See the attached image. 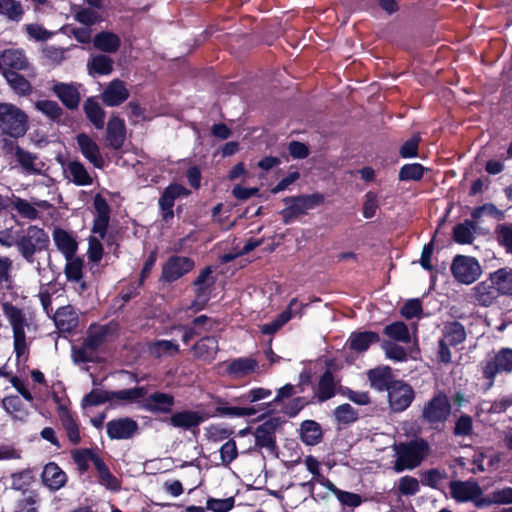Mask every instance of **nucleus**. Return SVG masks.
I'll return each mask as SVG.
<instances>
[{
  "label": "nucleus",
  "instance_id": "nucleus-8",
  "mask_svg": "<svg viewBox=\"0 0 512 512\" xmlns=\"http://www.w3.org/2000/svg\"><path fill=\"white\" fill-rule=\"evenodd\" d=\"M322 200L323 197L319 194L285 198V208L281 211V216L284 223L288 224L296 217L305 214L308 210L315 208L322 202Z\"/></svg>",
  "mask_w": 512,
  "mask_h": 512
},
{
  "label": "nucleus",
  "instance_id": "nucleus-31",
  "mask_svg": "<svg viewBox=\"0 0 512 512\" xmlns=\"http://www.w3.org/2000/svg\"><path fill=\"white\" fill-rule=\"evenodd\" d=\"M274 431V425L269 422L258 426L254 432L256 445L260 448H265L269 452H273L276 448Z\"/></svg>",
  "mask_w": 512,
  "mask_h": 512
},
{
  "label": "nucleus",
  "instance_id": "nucleus-63",
  "mask_svg": "<svg viewBox=\"0 0 512 512\" xmlns=\"http://www.w3.org/2000/svg\"><path fill=\"white\" fill-rule=\"evenodd\" d=\"M484 215L492 216L497 220H502L504 218V213L491 203L475 208L471 214L474 220H478Z\"/></svg>",
  "mask_w": 512,
  "mask_h": 512
},
{
  "label": "nucleus",
  "instance_id": "nucleus-3",
  "mask_svg": "<svg viewBox=\"0 0 512 512\" xmlns=\"http://www.w3.org/2000/svg\"><path fill=\"white\" fill-rule=\"evenodd\" d=\"M3 151L6 155H9L14 159L25 174L41 175L45 177L49 175V165L37 154L22 148L16 142L5 141L3 144Z\"/></svg>",
  "mask_w": 512,
  "mask_h": 512
},
{
  "label": "nucleus",
  "instance_id": "nucleus-37",
  "mask_svg": "<svg viewBox=\"0 0 512 512\" xmlns=\"http://www.w3.org/2000/svg\"><path fill=\"white\" fill-rule=\"evenodd\" d=\"M336 383L331 371H325L319 379L315 392L319 402H324L335 395Z\"/></svg>",
  "mask_w": 512,
  "mask_h": 512
},
{
  "label": "nucleus",
  "instance_id": "nucleus-59",
  "mask_svg": "<svg viewBox=\"0 0 512 512\" xmlns=\"http://www.w3.org/2000/svg\"><path fill=\"white\" fill-rule=\"evenodd\" d=\"M497 240L508 253H512V223L502 224L496 228Z\"/></svg>",
  "mask_w": 512,
  "mask_h": 512
},
{
  "label": "nucleus",
  "instance_id": "nucleus-33",
  "mask_svg": "<svg viewBox=\"0 0 512 512\" xmlns=\"http://www.w3.org/2000/svg\"><path fill=\"white\" fill-rule=\"evenodd\" d=\"M218 341L215 337H203L194 346V355L203 361H212L218 352Z\"/></svg>",
  "mask_w": 512,
  "mask_h": 512
},
{
  "label": "nucleus",
  "instance_id": "nucleus-10",
  "mask_svg": "<svg viewBox=\"0 0 512 512\" xmlns=\"http://www.w3.org/2000/svg\"><path fill=\"white\" fill-rule=\"evenodd\" d=\"M387 392L389 406L393 412H403L406 410L415 397L413 388L401 380L393 381Z\"/></svg>",
  "mask_w": 512,
  "mask_h": 512
},
{
  "label": "nucleus",
  "instance_id": "nucleus-21",
  "mask_svg": "<svg viewBox=\"0 0 512 512\" xmlns=\"http://www.w3.org/2000/svg\"><path fill=\"white\" fill-rule=\"evenodd\" d=\"M212 273L211 267H205L193 283L195 286L196 303H200L201 307L207 302L209 292L215 283Z\"/></svg>",
  "mask_w": 512,
  "mask_h": 512
},
{
  "label": "nucleus",
  "instance_id": "nucleus-41",
  "mask_svg": "<svg viewBox=\"0 0 512 512\" xmlns=\"http://www.w3.org/2000/svg\"><path fill=\"white\" fill-rule=\"evenodd\" d=\"M257 367V362L252 358H237L227 366V372L234 377H243L252 373Z\"/></svg>",
  "mask_w": 512,
  "mask_h": 512
},
{
  "label": "nucleus",
  "instance_id": "nucleus-52",
  "mask_svg": "<svg viewBox=\"0 0 512 512\" xmlns=\"http://www.w3.org/2000/svg\"><path fill=\"white\" fill-rule=\"evenodd\" d=\"M150 353L155 357L166 355H175L179 351V346L172 340H158L149 347Z\"/></svg>",
  "mask_w": 512,
  "mask_h": 512
},
{
  "label": "nucleus",
  "instance_id": "nucleus-45",
  "mask_svg": "<svg viewBox=\"0 0 512 512\" xmlns=\"http://www.w3.org/2000/svg\"><path fill=\"white\" fill-rule=\"evenodd\" d=\"M66 260L65 274L67 279L79 283L81 290H84L86 285L82 281L83 261L75 255L66 257Z\"/></svg>",
  "mask_w": 512,
  "mask_h": 512
},
{
  "label": "nucleus",
  "instance_id": "nucleus-19",
  "mask_svg": "<svg viewBox=\"0 0 512 512\" xmlns=\"http://www.w3.org/2000/svg\"><path fill=\"white\" fill-rule=\"evenodd\" d=\"M129 97L125 83L119 79L112 80L102 92L101 98L106 106H119Z\"/></svg>",
  "mask_w": 512,
  "mask_h": 512
},
{
  "label": "nucleus",
  "instance_id": "nucleus-50",
  "mask_svg": "<svg viewBox=\"0 0 512 512\" xmlns=\"http://www.w3.org/2000/svg\"><path fill=\"white\" fill-rule=\"evenodd\" d=\"M60 421L66 431L67 437L72 444H77L80 441V433L78 425L68 410H61Z\"/></svg>",
  "mask_w": 512,
  "mask_h": 512
},
{
  "label": "nucleus",
  "instance_id": "nucleus-22",
  "mask_svg": "<svg viewBox=\"0 0 512 512\" xmlns=\"http://www.w3.org/2000/svg\"><path fill=\"white\" fill-rule=\"evenodd\" d=\"M41 478L43 484L51 491L59 490L67 481L65 472L54 462L44 466Z\"/></svg>",
  "mask_w": 512,
  "mask_h": 512
},
{
  "label": "nucleus",
  "instance_id": "nucleus-35",
  "mask_svg": "<svg viewBox=\"0 0 512 512\" xmlns=\"http://www.w3.org/2000/svg\"><path fill=\"white\" fill-rule=\"evenodd\" d=\"M367 376L371 387L378 391H387L393 382L391 380V368L388 366L371 369L368 371Z\"/></svg>",
  "mask_w": 512,
  "mask_h": 512
},
{
  "label": "nucleus",
  "instance_id": "nucleus-25",
  "mask_svg": "<svg viewBox=\"0 0 512 512\" xmlns=\"http://www.w3.org/2000/svg\"><path fill=\"white\" fill-rule=\"evenodd\" d=\"M66 178L77 186H88L93 183V178L80 161H70L64 168Z\"/></svg>",
  "mask_w": 512,
  "mask_h": 512
},
{
  "label": "nucleus",
  "instance_id": "nucleus-60",
  "mask_svg": "<svg viewBox=\"0 0 512 512\" xmlns=\"http://www.w3.org/2000/svg\"><path fill=\"white\" fill-rule=\"evenodd\" d=\"M88 244L87 257L90 262L98 264L103 257V245L96 236H90L88 238Z\"/></svg>",
  "mask_w": 512,
  "mask_h": 512
},
{
  "label": "nucleus",
  "instance_id": "nucleus-49",
  "mask_svg": "<svg viewBox=\"0 0 512 512\" xmlns=\"http://www.w3.org/2000/svg\"><path fill=\"white\" fill-rule=\"evenodd\" d=\"M475 230L474 222L466 220L454 227V240L460 244H471L474 240Z\"/></svg>",
  "mask_w": 512,
  "mask_h": 512
},
{
  "label": "nucleus",
  "instance_id": "nucleus-9",
  "mask_svg": "<svg viewBox=\"0 0 512 512\" xmlns=\"http://www.w3.org/2000/svg\"><path fill=\"white\" fill-rule=\"evenodd\" d=\"M451 272L458 282L468 285L481 276L482 268L476 258L458 255L452 262Z\"/></svg>",
  "mask_w": 512,
  "mask_h": 512
},
{
  "label": "nucleus",
  "instance_id": "nucleus-18",
  "mask_svg": "<svg viewBox=\"0 0 512 512\" xmlns=\"http://www.w3.org/2000/svg\"><path fill=\"white\" fill-rule=\"evenodd\" d=\"M175 404L174 396L168 393L155 392L144 398L142 407L153 414L171 413Z\"/></svg>",
  "mask_w": 512,
  "mask_h": 512
},
{
  "label": "nucleus",
  "instance_id": "nucleus-1",
  "mask_svg": "<svg viewBox=\"0 0 512 512\" xmlns=\"http://www.w3.org/2000/svg\"><path fill=\"white\" fill-rule=\"evenodd\" d=\"M393 451L395 458L393 470L400 473L418 467L428 457L430 445L426 440L418 438L395 444Z\"/></svg>",
  "mask_w": 512,
  "mask_h": 512
},
{
  "label": "nucleus",
  "instance_id": "nucleus-57",
  "mask_svg": "<svg viewBox=\"0 0 512 512\" xmlns=\"http://www.w3.org/2000/svg\"><path fill=\"white\" fill-rule=\"evenodd\" d=\"M381 347L384 350L386 357L391 360L402 362L407 359L405 349L392 341H383Z\"/></svg>",
  "mask_w": 512,
  "mask_h": 512
},
{
  "label": "nucleus",
  "instance_id": "nucleus-36",
  "mask_svg": "<svg viewBox=\"0 0 512 512\" xmlns=\"http://www.w3.org/2000/svg\"><path fill=\"white\" fill-rule=\"evenodd\" d=\"M94 467L98 474V481L102 486L111 491H118L120 489L119 480L109 471L101 458L94 459Z\"/></svg>",
  "mask_w": 512,
  "mask_h": 512
},
{
  "label": "nucleus",
  "instance_id": "nucleus-54",
  "mask_svg": "<svg viewBox=\"0 0 512 512\" xmlns=\"http://www.w3.org/2000/svg\"><path fill=\"white\" fill-rule=\"evenodd\" d=\"M425 168L419 163L405 164L399 171L401 181H419L422 179Z\"/></svg>",
  "mask_w": 512,
  "mask_h": 512
},
{
  "label": "nucleus",
  "instance_id": "nucleus-7",
  "mask_svg": "<svg viewBox=\"0 0 512 512\" xmlns=\"http://www.w3.org/2000/svg\"><path fill=\"white\" fill-rule=\"evenodd\" d=\"M483 377L488 380V388L494 385L495 377L499 373L512 372V349L502 348L495 355L481 363Z\"/></svg>",
  "mask_w": 512,
  "mask_h": 512
},
{
  "label": "nucleus",
  "instance_id": "nucleus-11",
  "mask_svg": "<svg viewBox=\"0 0 512 512\" xmlns=\"http://www.w3.org/2000/svg\"><path fill=\"white\" fill-rule=\"evenodd\" d=\"M450 495L458 503L473 502L477 507L479 500L483 499V491L475 480H453L449 483Z\"/></svg>",
  "mask_w": 512,
  "mask_h": 512
},
{
  "label": "nucleus",
  "instance_id": "nucleus-34",
  "mask_svg": "<svg viewBox=\"0 0 512 512\" xmlns=\"http://www.w3.org/2000/svg\"><path fill=\"white\" fill-rule=\"evenodd\" d=\"M491 505H512V487H504L492 491L478 501L477 508H486Z\"/></svg>",
  "mask_w": 512,
  "mask_h": 512
},
{
  "label": "nucleus",
  "instance_id": "nucleus-23",
  "mask_svg": "<svg viewBox=\"0 0 512 512\" xmlns=\"http://www.w3.org/2000/svg\"><path fill=\"white\" fill-rule=\"evenodd\" d=\"M0 59L2 69L7 67L13 70H27L30 67L25 51L20 48H10L2 51Z\"/></svg>",
  "mask_w": 512,
  "mask_h": 512
},
{
  "label": "nucleus",
  "instance_id": "nucleus-58",
  "mask_svg": "<svg viewBox=\"0 0 512 512\" xmlns=\"http://www.w3.org/2000/svg\"><path fill=\"white\" fill-rule=\"evenodd\" d=\"M110 393L111 391L93 389L90 393L85 395V397L82 400V403L84 406H97L105 402L112 403Z\"/></svg>",
  "mask_w": 512,
  "mask_h": 512
},
{
  "label": "nucleus",
  "instance_id": "nucleus-17",
  "mask_svg": "<svg viewBox=\"0 0 512 512\" xmlns=\"http://www.w3.org/2000/svg\"><path fill=\"white\" fill-rule=\"evenodd\" d=\"M76 140L83 157L88 160L95 168H103L104 159L98 144L85 133L77 135Z\"/></svg>",
  "mask_w": 512,
  "mask_h": 512
},
{
  "label": "nucleus",
  "instance_id": "nucleus-48",
  "mask_svg": "<svg viewBox=\"0 0 512 512\" xmlns=\"http://www.w3.org/2000/svg\"><path fill=\"white\" fill-rule=\"evenodd\" d=\"M466 339L465 328L459 322H452L445 326L443 341L450 346H456Z\"/></svg>",
  "mask_w": 512,
  "mask_h": 512
},
{
  "label": "nucleus",
  "instance_id": "nucleus-53",
  "mask_svg": "<svg viewBox=\"0 0 512 512\" xmlns=\"http://www.w3.org/2000/svg\"><path fill=\"white\" fill-rule=\"evenodd\" d=\"M35 107L53 121L59 120L63 115L62 108L55 101L39 100L35 103Z\"/></svg>",
  "mask_w": 512,
  "mask_h": 512
},
{
  "label": "nucleus",
  "instance_id": "nucleus-62",
  "mask_svg": "<svg viewBox=\"0 0 512 512\" xmlns=\"http://www.w3.org/2000/svg\"><path fill=\"white\" fill-rule=\"evenodd\" d=\"M378 208H379L378 195L373 191H368L364 196L363 216L366 219H370V218L374 217Z\"/></svg>",
  "mask_w": 512,
  "mask_h": 512
},
{
  "label": "nucleus",
  "instance_id": "nucleus-26",
  "mask_svg": "<svg viewBox=\"0 0 512 512\" xmlns=\"http://www.w3.org/2000/svg\"><path fill=\"white\" fill-rule=\"evenodd\" d=\"M380 337L376 332L373 331H359L352 332L348 338V346L351 350L362 353L369 349V347L379 342Z\"/></svg>",
  "mask_w": 512,
  "mask_h": 512
},
{
  "label": "nucleus",
  "instance_id": "nucleus-32",
  "mask_svg": "<svg viewBox=\"0 0 512 512\" xmlns=\"http://www.w3.org/2000/svg\"><path fill=\"white\" fill-rule=\"evenodd\" d=\"M13 207L22 217L29 220H35L40 217V213L36 207L46 209L49 207V203L45 200H40L33 204L25 199L17 197L13 200Z\"/></svg>",
  "mask_w": 512,
  "mask_h": 512
},
{
  "label": "nucleus",
  "instance_id": "nucleus-43",
  "mask_svg": "<svg viewBox=\"0 0 512 512\" xmlns=\"http://www.w3.org/2000/svg\"><path fill=\"white\" fill-rule=\"evenodd\" d=\"M383 333L389 339L396 342L409 343L411 341L409 328L401 321H396L385 326Z\"/></svg>",
  "mask_w": 512,
  "mask_h": 512
},
{
  "label": "nucleus",
  "instance_id": "nucleus-55",
  "mask_svg": "<svg viewBox=\"0 0 512 512\" xmlns=\"http://www.w3.org/2000/svg\"><path fill=\"white\" fill-rule=\"evenodd\" d=\"M398 492L403 496H413L420 490L419 481L412 476L405 475L398 481Z\"/></svg>",
  "mask_w": 512,
  "mask_h": 512
},
{
  "label": "nucleus",
  "instance_id": "nucleus-42",
  "mask_svg": "<svg viewBox=\"0 0 512 512\" xmlns=\"http://www.w3.org/2000/svg\"><path fill=\"white\" fill-rule=\"evenodd\" d=\"M3 75L10 88L18 95H28L32 91L29 81L15 71H4Z\"/></svg>",
  "mask_w": 512,
  "mask_h": 512
},
{
  "label": "nucleus",
  "instance_id": "nucleus-30",
  "mask_svg": "<svg viewBox=\"0 0 512 512\" xmlns=\"http://www.w3.org/2000/svg\"><path fill=\"white\" fill-rule=\"evenodd\" d=\"M112 332L113 327L111 325H91L87 330V336L84 341L98 352Z\"/></svg>",
  "mask_w": 512,
  "mask_h": 512
},
{
  "label": "nucleus",
  "instance_id": "nucleus-15",
  "mask_svg": "<svg viewBox=\"0 0 512 512\" xmlns=\"http://www.w3.org/2000/svg\"><path fill=\"white\" fill-rule=\"evenodd\" d=\"M189 191L180 184H170L166 187L159 199V206L162 218L165 222L170 221L174 217L173 207L175 200L180 196H186Z\"/></svg>",
  "mask_w": 512,
  "mask_h": 512
},
{
  "label": "nucleus",
  "instance_id": "nucleus-16",
  "mask_svg": "<svg viewBox=\"0 0 512 512\" xmlns=\"http://www.w3.org/2000/svg\"><path fill=\"white\" fill-rule=\"evenodd\" d=\"M194 267V262L182 256H173L163 265L162 279L167 282H173L184 274L188 273Z\"/></svg>",
  "mask_w": 512,
  "mask_h": 512
},
{
  "label": "nucleus",
  "instance_id": "nucleus-12",
  "mask_svg": "<svg viewBox=\"0 0 512 512\" xmlns=\"http://www.w3.org/2000/svg\"><path fill=\"white\" fill-rule=\"evenodd\" d=\"M470 301L481 307H490L496 303L499 294L488 276L470 289L468 294Z\"/></svg>",
  "mask_w": 512,
  "mask_h": 512
},
{
  "label": "nucleus",
  "instance_id": "nucleus-5",
  "mask_svg": "<svg viewBox=\"0 0 512 512\" xmlns=\"http://www.w3.org/2000/svg\"><path fill=\"white\" fill-rule=\"evenodd\" d=\"M49 243L48 234L42 228L31 225L18 238L17 249L28 263L33 264L35 254L47 250Z\"/></svg>",
  "mask_w": 512,
  "mask_h": 512
},
{
  "label": "nucleus",
  "instance_id": "nucleus-51",
  "mask_svg": "<svg viewBox=\"0 0 512 512\" xmlns=\"http://www.w3.org/2000/svg\"><path fill=\"white\" fill-rule=\"evenodd\" d=\"M71 356L75 364L94 362L97 358V351L84 341L81 346L72 347Z\"/></svg>",
  "mask_w": 512,
  "mask_h": 512
},
{
  "label": "nucleus",
  "instance_id": "nucleus-39",
  "mask_svg": "<svg viewBox=\"0 0 512 512\" xmlns=\"http://www.w3.org/2000/svg\"><path fill=\"white\" fill-rule=\"evenodd\" d=\"M300 434L301 440L309 446L318 444L322 439L321 426L313 420H306L301 424Z\"/></svg>",
  "mask_w": 512,
  "mask_h": 512
},
{
  "label": "nucleus",
  "instance_id": "nucleus-29",
  "mask_svg": "<svg viewBox=\"0 0 512 512\" xmlns=\"http://www.w3.org/2000/svg\"><path fill=\"white\" fill-rule=\"evenodd\" d=\"M499 296H512V268H500L489 274Z\"/></svg>",
  "mask_w": 512,
  "mask_h": 512
},
{
  "label": "nucleus",
  "instance_id": "nucleus-46",
  "mask_svg": "<svg viewBox=\"0 0 512 512\" xmlns=\"http://www.w3.org/2000/svg\"><path fill=\"white\" fill-rule=\"evenodd\" d=\"M0 15L10 21L20 22L24 15V9L18 0H0Z\"/></svg>",
  "mask_w": 512,
  "mask_h": 512
},
{
  "label": "nucleus",
  "instance_id": "nucleus-13",
  "mask_svg": "<svg viewBox=\"0 0 512 512\" xmlns=\"http://www.w3.org/2000/svg\"><path fill=\"white\" fill-rule=\"evenodd\" d=\"M138 430V423L130 417L113 419L106 424L107 435L112 440L130 439Z\"/></svg>",
  "mask_w": 512,
  "mask_h": 512
},
{
  "label": "nucleus",
  "instance_id": "nucleus-20",
  "mask_svg": "<svg viewBox=\"0 0 512 512\" xmlns=\"http://www.w3.org/2000/svg\"><path fill=\"white\" fill-rule=\"evenodd\" d=\"M79 87L80 85L59 82L53 85L52 91L67 109L74 110L81 100Z\"/></svg>",
  "mask_w": 512,
  "mask_h": 512
},
{
  "label": "nucleus",
  "instance_id": "nucleus-28",
  "mask_svg": "<svg viewBox=\"0 0 512 512\" xmlns=\"http://www.w3.org/2000/svg\"><path fill=\"white\" fill-rule=\"evenodd\" d=\"M54 322L60 331L70 332L78 324V315L73 306H62L55 311Z\"/></svg>",
  "mask_w": 512,
  "mask_h": 512
},
{
  "label": "nucleus",
  "instance_id": "nucleus-64",
  "mask_svg": "<svg viewBox=\"0 0 512 512\" xmlns=\"http://www.w3.org/2000/svg\"><path fill=\"white\" fill-rule=\"evenodd\" d=\"M238 456V450L236 446V442L232 439H229L225 442L220 448V457L223 465L228 466L231 462H233Z\"/></svg>",
  "mask_w": 512,
  "mask_h": 512
},
{
  "label": "nucleus",
  "instance_id": "nucleus-24",
  "mask_svg": "<svg viewBox=\"0 0 512 512\" xmlns=\"http://www.w3.org/2000/svg\"><path fill=\"white\" fill-rule=\"evenodd\" d=\"M125 137L124 121L118 117H112L107 124V145L114 150H118L123 146Z\"/></svg>",
  "mask_w": 512,
  "mask_h": 512
},
{
  "label": "nucleus",
  "instance_id": "nucleus-4",
  "mask_svg": "<svg viewBox=\"0 0 512 512\" xmlns=\"http://www.w3.org/2000/svg\"><path fill=\"white\" fill-rule=\"evenodd\" d=\"M2 310L13 330V346L16 357L18 360L26 358L28 354V344L25 334L27 322L24 313L21 309L9 302L2 304Z\"/></svg>",
  "mask_w": 512,
  "mask_h": 512
},
{
  "label": "nucleus",
  "instance_id": "nucleus-14",
  "mask_svg": "<svg viewBox=\"0 0 512 512\" xmlns=\"http://www.w3.org/2000/svg\"><path fill=\"white\" fill-rule=\"evenodd\" d=\"M206 420V415L201 411L194 410H181L172 415L169 418V424L178 429L193 431L198 429L199 425Z\"/></svg>",
  "mask_w": 512,
  "mask_h": 512
},
{
  "label": "nucleus",
  "instance_id": "nucleus-56",
  "mask_svg": "<svg viewBox=\"0 0 512 512\" xmlns=\"http://www.w3.org/2000/svg\"><path fill=\"white\" fill-rule=\"evenodd\" d=\"M334 417L337 422L350 424L357 420L358 412L350 404H342L334 410Z\"/></svg>",
  "mask_w": 512,
  "mask_h": 512
},
{
  "label": "nucleus",
  "instance_id": "nucleus-2",
  "mask_svg": "<svg viewBox=\"0 0 512 512\" xmlns=\"http://www.w3.org/2000/svg\"><path fill=\"white\" fill-rule=\"evenodd\" d=\"M29 129V117L18 106L0 102V134L12 139L25 136Z\"/></svg>",
  "mask_w": 512,
  "mask_h": 512
},
{
  "label": "nucleus",
  "instance_id": "nucleus-61",
  "mask_svg": "<svg viewBox=\"0 0 512 512\" xmlns=\"http://www.w3.org/2000/svg\"><path fill=\"white\" fill-rule=\"evenodd\" d=\"M447 473L439 469H430L423 474L422 483L433 489H438L444 479H446Z\"/></svg>",
  "mask_w": 512,
  "mask_h": 512
},
{
  "label": "nucleus",
  "instance_id": "nucleus-38",
  "mask_svg": "<svg viewBox=\"0 0 512 512\" xmlns=\"http://www.w3.org/2000/svg\"><path fill=\"white\" fill-rule=\"evenodd\" d=\"M53 240L57 248L64 254L65 258L75 255L77 243L68 232L62 229L54 230Z\"/></svg>",
  "mask_w": 512,
  "mask_h": 512
},
{
  "label": "nucleus",
  "instance_id": "nucleus-40",
  "mask_svg": "<svg viewBox=\"0 0 512 512\" xmlns=\"http://www.w3.org/2000/svg\"><path fill=\"white\" fill-rule=\"evenodd\" d=\"M86 117L97 129L104 127L105 112L97 101L93 98H88L83 105Z\"/></svg>",
  "mask_w": 512,
  "mask_h": 512
},
{
  "label": "nucleus",
  "instance_id": "nucleus-27",
  "mask_svg": "<svg viewBox=\"0 0 512 512\" xmlns=\"http://www.w3.org/2000/svg\"><path fill=\"white\" fill-rule=\"evenodd\" d=\"M147 395L145 387H133L129 389H122L118 391H111L110 397L112 404L115 405H129L139 403Z\"/></svg>",
  "mask_w": 512,
  "mask_h": 512
},
{
  "label": "nucleus",
  "instance_id": "nucleus-6",
  "mask_svg": "<svg viewBox=\"0 0 512 512\" xmlns=\"http://www.w3.org/2000/svg\"><path fill=\"white\" fill-rule=\"evenodd\" d=\"M450 412L451 405L448 397L439 392L423 405L422 419L433 429H438L448 419Z\"/></svg>",
  "mask_w": 512,
  "mask_h": 512
},
{
  "label": "nucleus",
  "instance_id": "nucleus-47",
  "mask_svg": "<svg viewBox=\"0 0 512 512\" xmlns=\"http://www.w3.org/2000/svg\"><path fill=\"white\" fill-rule=\"evenodd\" d=\"M296 304L297 300L292 299L289 303L288 308L285 311H283L275 320L261 326V332L263 334L271 335L278 331L284 324H286L291 319L292 309Z\"/></svg>",
  "mask_w": 512,
  "mask_h": 512
},
{
  "label": "nucleus",
  "instance_id": "nucleus-44",
  "mask_svg": "<svg viewBox=\"0 0 512 512\" xmlns=\"http://www.w3.org/2000/svg\"><path fill=\"white\" fill-rule=\"evenodd\" d=\"M93 42L97 49L108 53H114L120 47L119 37L112 32L98 33Z\"/></svg>",
  "mask_w": 512,
  "mask_h": 512
}]
</instances>
